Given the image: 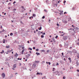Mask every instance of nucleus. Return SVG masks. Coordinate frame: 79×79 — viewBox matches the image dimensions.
I'll return each instance as SVG.
<instances>
[{
  "instance_id": "obj_1",
  "label": "nucleus",
  "mask_w": 79,
  "mask_h": 79,
  "mask_svg": "<svg viewBox=\"0 0 79 79\" xmlns=\"http://www.w3.org/2000/svg\"><path fill=\"white\" fill-rule=\"evenodd\" d=\"M32 67L33 68H35L36 67V64H33V65H32Z\"/></svg>"
},
{
  "instance_id": "obj_2",
  "label": "nucleus",
  "mask_w": 79,
  "mask_h": 79,
  "mask_svg": "<svg viewBox=\"0 0 79 79\" xmlns=\"http://www.w3.org/2000/svg\"><path fill=\"white\" fill-rule=\"evenodd\" d=\"M31 56V54H28L26 56V57L28 59L29 58V56Z\"/></svg>"
},
{
  "instance_id": "obj_3",
  "label": "nucleus",
  "mask_w": 79,
  "mask_h": 79,
  "mask_svg": "<svg viewBox=\"0 0 79 79\" xmlns=\"http://www.w3.org/2000/svg\"><path fill=\"white\" fill-rule=\"evenodd\" d=\"M2 77L3 78H4V77H5V74L4 73H2Z\"/></svg>"
},
{
  "instance_id": "obj_4",
  "label": "nucleus",
  "mask_w": 79,
  "mask_h": 79,
  "mask_svg": "<svg viewBox=\"0 0 79 79\" xmlns=\"http://www.w3.org/2000/svg\"><path fill=\"white\" fill-rule=\"evenodd\" d=\"M63 40H66L67 39V37L66 36H64L63 37Z\"/></svg>"
},
{
  "instance_id": "obj_5",
  "label": "nucleus",
  "mask_w": 79,
  "mask_h": 79,
  "mask_svg": "<svg viewBox=\"0 0 79 79\" xmlns=\"http://www.w3.org/2000/svg\"><path fill=\"white\" fill-rule=\"evenodd\" d=\"M63 23H67V21L66 20H63Z\"/></svg>"
},
{
  "instance_id": "obj_6",
  "label": "nucleus",
  "mask_w": 79,
  "mask_h": 79,
  "mask_svg": "<svg viewBox=\"0 0 79 79\" xmlns=\"http://www.w3.org/2000/svg\"><path fill=\"white\" fill-rule=\"evenodd\" d=\"M13 68H16V64H14V65H13Z\"/></svg>"
},
{
  "instance_id": "obj_7",
  "label": "nucleus",
  "mask_w": 79,
  "mask_h": 79,
  "mask_svg": "<svg viewBox=\"0 0 79 79\" xmlns=\"http://www.w3.org/2000/svg\"><path fill=\"white\" fill-rule=\"evenodd\" d=\"M12 51H13V49H12L11 50H10V51L8 50L7 51V52H8V53H10V52H12Z\"/></svg>"
},
{
  "instance_id": "obj_8",
  "label": "nucleus",
  "mask_w": 79,
  "mask_h": 79,
  "mask_svg": "<svg viewBox=\"0 0 79 79\" xmlns=\"http://www.w3.org/2000/svg\"><path fill=\"white\" fill-rule=\"evenodd\" d=\"M59 72H58V71H56L55 73V74H56V75H57V74H58Z\"/></svg>"
},
{
  "instance_id": "obj_9",
  "label": "nucleus",
  "mask_w": 79,
  "mask_h": 79,
  "mask_svg": "<svg viewBox=\"0 0 79 79\" xmlns=\"http://www.w3.org/2000/svg\"><path fill=\"white\" fill-rule=\"evenodd\" d=\"M46 3H48H48H49V2L48 1V0H46Z\"/></svg>"
},
{
  "instance_id": "obj_10",
  "label": "nucleus",
  "mask_w": 79,
  "mask_h": 79,
  "mask_svg": "<svg viewBox=\"0 0 79 79\" xmlns=\"http://www.w3.org/2000/svg\"><path fill=\"white\" fill-rule=\"evenodd\" d=\"M73 52H74V53H77V52L75 50H73Z\"/></svg>"
},
{
  "instance_id": "obj_11",
  "label": "nucleus",
  "mask_w": 79,
  "mask_h": 79,
  "mask_svg": "<svg viewBox=\"0 0 79 79\" xmlns=\"http://www.w3.org/2000/svg\"><path fill=\"white\" fill-rule=\"evenodd\" d=\"M36 54L38 56L39 55H40V53H38V52H36Z\"/></svg>"
},
{
  "instance_id": "obj_12",
  "label": "nucleus",
  "mask_w": 79,
  "mask_h": 79,
  "mask_svg": "<svg viewBox=\"0 0 79 79\" xmlns=\"http://www.w3.org/2000/svg\"><path fill=\"white\" fill-rule=\"evenodd\" d=\"M60 12V13H62V14H63V11L62 10H59Z\"/></svg>"
},
{
  "instance_id": "obj_13",
  "label": "nucleus",
  "mask_w": 79,
  "mask_h": 79,
  "mask_svg": "<svg viewBox=\"0 0 79 79\" xmlns=\"http://www.w3.org/2000/svg\"><path fill=\"white\" fill-rule=\"evenodd\" d=\"M52 40H53V41L54 42H55V39H54V38H52Z\"/></svg>"
},
{
  "instance_id": "obj_14",
  "label": "nucleus",
  "mask_w": 79,
  "mask_h": 79,
  "mask_svg": "<svg viewBox=\"0 0 79 79\" xmlns=\"http://www.w3.org/2000/svg\"><path fill=\"white\" fill-rule=\"evenodd\" d=\"M15 56H16L17 57V56H18V54H17V53H16V54L15 55Z\"/></svg>"
},
{
  "instance_id": "obj_15",
  "label": "nucleus",
  "mask_w": 79,
  "mask_h": 79,
  "mask_svg": "<svg viewBox=\"0 0 79 79\" xmlns=\"http://www.w3.org/2000/svg\"><path fill=\"white\" fill-rule=\"evenodd\" d=\"M6 48H10V46H6Z\"/></svg>"
},
{
  "instance_id": "obj_16",
  "label": "nucleus",
  "mask_w": 79,
  "mask_h": 79,
  "mask_svg": "<svg viewBox=\"0 0 79 79\" xmlns=\"http://www.w3.org/2000/svg\"><path fill=\"white\" fill-rule=\"evenodd\" d=\"M79 28H77V27H76L75 28H74V29H75L76 30H77V29H78Z\"/></svg>"
},
{
  "instance_id": "obj_17",
  "label": "nucleus",
  "mask_w": 79,
  "mask_h": 79,
  "mask_svg": "<svg viewBox=\"0 0 79 79\" xmlns=\"http://www.w3.org/2000/svg\"><path fill=\"white\" fill-rule=\"evenodd\" d=\"M35 63H39V61H36L35 62Z\"/></svg>"
},
{
  "instance_id": "obj_18",
  "label": "nucleus",
  "mask_w": 79,
  "mask_h": 79,
  "mask_svg": "<svg viewBox=\"0 0 79 79\" xmlns=\"http://www.w3.org/2000/svg\"><path fill=\"white\" fill-rule=\"evenodd\" d=\"M38 29H39V30H41V29H42V27H40V28H39Z\"/></svg>"
},
{
  "instance_id": "obj_19",
  "label": "nucleus",
  "mask_w": 79,
  "mask_h": 79,
  "mask_svg": "<svg viewBox=\"0 0 79 79\" xmlns=\"http://www.w3.org/2000/svg\"><path fill=\"white\" fill-rule=\"evenodd\" d=\"M64 33L63 34H61L60 35V36H63L64 35Z\"/></svg>"
},
{
  "instance_id": "obj_20",
  "label": "nucleus",
  "mask_w": 79,
  "mask_h": 79,
  "mask_svg": "<svg viewBox=\"0 0 79 79\" xmlns=\"http://www.w3.org/2000/svg\"><path fill=\"white\" fill-rule=\"evenodd\" d=\"M5 39L3 40V43H5Z\"/></svg>"
},
{
  "instance_id": "obj_21",
  "label": "nucleus",
  "mask_w": 79,
  "mask_h": 79,
  "mask_svg": "<svg viewBox=\"0 0 79 79\" xmlns=\"http://www.w3.org/2000/svg\"><path fill=\"white\" fill-rule=\"evenodd\" d=\"M38 74H39V75H40V73L38 72L37 73L36 75H38Z\"/></svg>"
},
{
  "instance_id": "obj_22",
  "label": "nucleus",
  "mask_w": 79,
  "mask_h": 79,
  "mask_svg": "<svg viewBox=\"0 0 79 79\" xmlns=\"http://www.w3.org/2000/svg\"><path fill=\"white\" fill-rule=\"evenodd\" d=\"M4 53V51L3 50L2 51V52H1V53Z\"/></svg>"
},
{
  "instance_id": "obj_23",
  "label": "nucleus",
  "mask_w": 79,
  "mask_h": 79,
  "mask_svg": "<svg viewBox=\"0 0 79 79\" xmlns=\"http://www.w3.org/2000/svg\"><path fill=\"white\" fill-rule=\"evenodd\" d=\"M41 37L42 38H44V36L43 35H41Z\"/></svg>"
},
{
  "instance_id": "obj_24",
  "label": "nucleus",
  "mask_w": 79,
  "mask_h": 79,
  "mask_svg": "<svg viewBox=\"0 0 79 79\" xmlns=\"http://www.w3.org/2000/svg\"><path fill=\"white\" fill-rule=\"evenodd\" d=\"M10 35H13V33H10Z\"/></svg>"
},
{
  "instance_id": "obj_25",
  "label": "nucleus",
  "mask_w": 79,
  "mask_h": 79,
  "mask_svg": "<svg viewBox=\"0 0 79 79\" xmlns=\"http://www.w3.org/2000/svg\"><path fill=\"white\" fill-rule=\"evenodd\" d=\"M28 50H32V48H28Z\"/></svg>"
},
{
  "instance_id": "obj_26",
  "label": "nucleus",
  "mask_w": 79,
  "mask_h": 79,
  "mask_svg": "<svg viewBox=\"0 0 79 79\" xmlns=\"http://www.w3.org/2000/svg\"><path fill=\"white\" fill-rule=\"evenodd\" d=\"M49 51H50V50H48L47 51V53H49Z\"/></svg>"
},
{
  "instance_id": "obj_27",
  "label": "nucleus",
  "mask_w": 79,
  "mask_h": 79,
  "mask_svg": "<svg viewBox=\"0 0 79 79\" xmlns=\"http://www.w3.org/2000/svg\"><path fill=\"white\" fill-rule=\"evenodd\" d=\"M44 18H45V16H43L42 17V19H44Z\"/></svg>"
},
{
  "instance_id": "obj_28",
  "label": "nucleus",
  "mask_w": 79,
  "mask_h": 79,
  "mask_svg": "<svg viewBox=\"0 0 79 79\" xmlns=\"http://www.w3.org/2000/svg\"><path fill=\"white\" fill-rule=\"evenodd\" d=\"M44 11H45V12H47V10H45H45H44Z\"/></svg>"
},
{
  "instance_id": "obj_29",
  "label": "nucleus",
  "mask_w": 79,
  "mask_h": 79,
  "mask_svg": "<svg viewBox=\"0 0 79 79\" xmlns=\"http://www.w3.org/2000/svg\"><path fill=\"white\" fill-rule=\"evenodd\" d=\"M41 52H45V51L44 50H42Z\"/></svg>"
},
{
  "instance_id": "obj_30",
  "label": "nucleus",
  "mask_w": 79,
  "mask_h": 79,
  "mask_svg": "<svg viewBox=\"0 0 79 79\" xmlns=\"http://www.w3.org/2000/svg\"><path fill=\"white\" fill-rule=\"evenodd\" d=\"M68 59H69V60H70V61H71V58H70L69 57V58H68Z\"/></svg>"
},
{
  "instance_id": "obj_31",
  "label": "nucleus",
  "mask_w": 79,
  "mask_h": 79,
  "mask_svg": "<svg viewBox=\"0 0 79 79\" xmlns=\"http://www.w3.org/2000/svg\"><path fill=\"white\" fill-rule=\"evenodd\" d=\"M56 39H57L58 38V35H56V36L55 37Z\"/></svg>"
},
{
  "instance_id": "obj_32",
  "label": "nucleus",
  "mask_w": 79,
  "mask_h": 79,
  "mask_svg": "<svg viewBox=\"0 0 79 79\" xmlns=\"http://www.w3.org/2000/svg\"><path fill=\"white\" fill-rule=\"evenodd\" d=\"M24 50H25L24 49H23L22 52H24Z\"/></svg>"
},
{
  "instance_id": "obj_33",
  "label": "nucleus",
  "mask_w": 79,
  "mask_h": 79,
  "mask_svg": "<svg viewBox=\"0 0 79 79\" xmlns=\"http://www.w3.org/2000/svg\"><path fill=\"white\" fill-rule=\"evenodd\" d=\"M58 65H59V64H58V63H56V66H57Z\"/></svg>"
},
{
  "instance_id": "obj_34",
  "label": "nucleus",
  "mask_w": 79,
  "mask_h": 79,
  "mask_svg": "<svg viewBox=\"0 0 79 79\" xmlns=\"http://www.w3.org/2000/svg\"><path fill=\"white\" fill-rule=\"evenodd\" d=\"M43 35H45V33L44 32L43 33H42Z\"/></svg>"
},
{
  "instance_id": "obj_35",
  "label": "nucleus",
  "mask_w": 79,
  "mask_h": 79,
  "mask_svg": "<svg viewBox=\"0 0 79 79\" xmlns=\"http://www.w3.org/2000/svg\"><path fill=\"white\" fill-rule=\"evenodd\" d=\"M36 51H37V52H38L39 51V49H36Z\"/></svg>"
},
{
  "instance_id": "obj_36",
  "label": "nucleus",
  "mask_w": 79,
  "mask_h": 79,
  "mask_svg": "<svg viewBox=\"0 0 79 79\" xmlns=\"http://www.w3.org/2000/svg\"><path fill=\"white\" fill-rule=\"evenodd\" d=\"M33 16H35V14H33Z\"/></svg>"
},
{
  "instance_id": "obj_37",
  "label": "nucleus",
  "mask_w": 79,
  "mask_h": 79,
  "mask_svg": "<svg viewBox=\"0 0 79 79\" xmlns=\"http://www.w3.org/2000/svg\"><path fill=\"white\" fill-rule=\"evenodd\" d=\"M33 49H35V47H33Z\"/></svg>"
},
{
  "instance_id": "obj_38",
  "label": "nucleus",
  "mask_w": 79,
  "mask_h": 79,
  "mask_svg": "<svg viewBox=\"0 0 79 79\" xmlns=\"http://www.w3.org/2000/svg\"><path fill=\"white\" fill-rule=\"evenodd\" d=\"M66 1H64V3H66Z\"/></svg>"
},
{
  "instance_id": "obj_39",
  "label": "nucleus",
  "mask_w": 79,
  "mask_h": 79,
  "mask_svg": "<svg viewBox=\"0 0 79 79\" xmlns=\"http://www.w3.org/2000/svg\"><path fill=\"white\" fill-rule=\"evenodd\" d=\"M21 53L22 54H24V52H23L22 51Z\"/></svg>"
},
{
  "instance_id": "obj_40",
  "label": "nucleus",
  "mask_w": 79,
  "mask_h": 79,
  "mask_svg": "<svg viewBox=\"0 0 79 79\" xmlns=\"http://www.w3.org/2000/svg\"><path fill=\"white\" fill-rule=\"evenodd\" d=\"M77 45H79V43H77Z\"/></svg>"
},
{
  "instance_id": "obj_41",
  "label": "nucleus",
  "mask_w": 79,
  "mask_h": 79,
  "mask_svg": "<svg viewBox=\"0 0 79 79\" xmlns=\"http://www.w3.org/2000/svg\"><path fill=\"white\" fill-rule=\"evenodd\" d=\"M2 31V32H5V30L3 29V30Z\"/></svg>"
},
{
  "instance_id": "obj_42",
  "label": "nucleus",
  "mask_w": 79,
  "mask_h": 79,
  "mask_svg": "<svg viewBox=\"0 0 79 79\" xmlns=\"http://www.w3.org/2000/svg\"><path fill=\"white\" fill-rule=\"evenodd\" d=\"M59 14L60 15H63V14H62L61 13H60Z\"/></svg>"
},
{
  "instance_id": "obj_43",
  "label": "nucleus",
  "mask_w": 79,
  "mask_h": 79,
  "mask_svg": "<svg viewBox=\"0 0 79 79\" xmlns=\"http://www.w3.org/2000/svg\"><path fill=\"white\" fill-rule=\"evenodd\" d=\"M56 25L57 26H59V24H58V23H57Z\"/></svg>"
},
{
  "instance_id": "obj_44",
  "label": "nucleus",
  "mask_w": 79,
  "mask_h": 79,
  "mask_svg": "<svg viewBox=\"0 0 79 79\" xmlns=\"http://www.w3.org/2000/svg\"><path fill=\"white\" fill-rule=\"evenodd\" d=\"M48 63L49 65H50L51 63H50V62H49Z\"/></svg>"
},
{
  "instance_id": "obj_45",
  "label": "nucleus",
  "mask_w": 79,
  "mask_h": 79,
  "mask_svg": "<svg viewBox=\"0 0 79 79\" xmlns=\"http://www.w3.org/2000/svg\"><path fill=\"white\" fill-rule=\"evenodd\" d=\"M22 8H23V10L24 9V7L23 6H22Z\"/></svg>"
},
{
  "instance_id": "obj_46",
  "label": "nucleus",
  "mask_w": 79,
  "mask_h": 79,
  "mask_svg": "<svg viewBox=\"0 0 79 79\" xmlns=\"http://www.w3.org/2000/svg\"><path fill=\"white\" fill-rule=\"evenodd\" d=\"M62 56H64L63 52L62 53Z\"/></svg>"
},
{
  "instance_id": "obj_47",
  "label": "nucleus",
  "mask_w": 79,
  "mask_h": 79,
  "mask_svg": "<svg viewBox=\"0 0 79 79\" xmlns=\"http://www.w3.org/2000/svg\"><path fill=\"white\" fill-rule=\"evenodd\" d=\"M15 3H16V2H14L13 3V4H15Z\"/></svg>"
},
{
  "instance_id": "obj_48",
  "label": "nucleus",
  "mask_w": 79,
  "mask_h": 79,
  "mask_svg": "<svg viewBox=\"0 0 79 79\" xmlns=\"http://www.w3.org/2000/svg\"><path fill=\"white\" fill-rule=\"evenodd\" d=\"M2 32H3L2 31H0V33H2Z\"/></svg>"
},
{
  "instance_id": "obj_49",
  "label": "nucleus",
  "mask_w": 79,
  "mask_h": 79,
  "mask_svg": "<svg viewBox=\"0 0 79 79\" xmlns=\"http://www.w3.org/2000/svg\"><path fill=\"white\" fill-rule=\"evenodd\" d=\"M63 79H65V77H63Z\"/></svg>"
},
{
  "instance_id": "obj_50",
  "label": "nucleus",
  "mask_w": 79,
  "mask_h": 79,
  "mask_svg": "<svg viewBox=\"0 0 79 79\" xmlns=\"http://www.w3.org/2000/svg\"><path fill=\"white\" fill-rule=\"evenodd\" d=\"M22 48V49H24V47H23Z\"/></svg>"
},
{
  "instance_id": "obj_51",
  "label": "nucleus",
  "mask_w": 79,
  "mask_h": 79,
  "mask_svg": "<svg viewBox=\"0 0 79 79\" xmlns=\"http://www.w3.org/2000/svg\"><path fill=\"white\" fill-rule=\"evenodd\" d=\"M14 10H16V9H14V10H13V11H14Z\"/></svg>"
},
{
  "instance_id": "obj_52",
  "label": "nucleus",
  "mask_w": 79,
  "mask_h": 79,
  "mask_svg": "<svg viewBox=\"0 0 79 79\" xmlns=\"http://www.w3.org/2000/svg\"><path fill=\"white\" fill-rule=\"evenodd\" d=\"M72 48V47H70L69 48L70 49H71V48Z\"/></svg>"
},
{
  "instance_id": "obj_53",
  "label": "nucleus",
  "mask_w": 79,
  "mask_h": 79,
  "mask_svg": "<svg viewBox=\"0 0 79 79\" xmlns=\"http://www.w3.org/2000/svg\"><path fill=\"white\" fill-rule=\"evenodd\" d=\"M27 43H28V44H29V41H27Z\"/></svg>"
},
{
  "instance_id": "obj_54",
  "label": "nucleus",
  "mask_w": 79,
  "mask_h": 79,
  "mask_svg": "<svg viewBox=\"0 0 79 79\" xmlns=\"http://www.w3.org/2000/svg\"><path fill=\"white\" fill-rule=\"evenodd\" d=\"M66 13H67L66 12H65L64 13V15H65V14H66Z\"/></svg>"
},
{
  "instance_id": "obj_55",
  "label": "nucleus",
  "mask_w": 79,
  "mask_h": 79,
  "mask_svg": "<svg viewBox=\"0 0 79 79\" xmlns=\"http://www.w3.org/2000/svg\"><path fill=\"white\" fill-rule=\"evenodd\" d=\"M55 68H53V69L54 70H55Z\"/></svg>"
},
{
  "instance_id": "obj_56",
  "label": "nucleus",
  "mask_w": 79,
  "mask_h": 79,
  "mask_svg": "<svg viewBox=\"0 0 79 79\" xmlns=\"http://www.w3.org/2000/svg\"><path fill=\"white\" fill-rule=\"evenodd\" d=\"M77 72H79V70H77Z\"/></svg>"
},
{
  "instance_id": "obj_57",
  "label": "nucleus",
  "mask_w": 79,
  "mask_h": 79,
  "mask_svg": "<svg viewBox=\"0 0 79 79\" xmlns=\"http://www.w3.org/2000/svg\"><path fill=\"white\" fill-rule=\"evenodd\" d=\"M72 9H73V10H74V8L73 7V8Z\"/></svg>"
},
{
  "instance_id": "obj_58",
  "label": "nucleus",
  "mask_w": 79,
  "mask_h": 79,
  "mask_svg": "<svg viewBox=\"0 0 79 79\" xmlns=\"http://www.w3.org/2000/svg\"><path fill=\"white\" fill-rule=\"evenodd\" d=\"M46 64H48V62H46Z\"/></svg>"
},
{
  "instance_id": "obj_59",
  "label": "nucleus",
  "mask_w": 79,
  "mask_h": 79,
  "mask_svg": "<svg viewBox=\"0 0 79 79\" xmlns=\"http://www.w3.org/2000/svg\"><path fill=\"white\" fill-rule=\"evenodd\" d=\"M27 59H25V61H27Z\"/></svg>"
},
{
  "instance_id": "obj_60",
  "label": "nucleus",
  "mask_w": 79,
  "mask_h": 79,
  "mask_svg": "<svg viewBox=\"0 0 79 79\" xmlns=\"http://www.w3.org/2000/svg\"><path fill=\"white\" fill-rule=\"evenodd\" d=\"M72 27H74V25H72Z\"/></svg>"
},
{
  "instance_id": "obj_61",
  "label": "nucleus",
  "mask_w": 79,
  "mask_h": 79,
  "mask_svg": "<svg viewBox=\"0 0 79 79\" xmlns=\"http://www.w3.org/2000/svg\"><path fill=\"white\" fill-rule=\"evenodd\" d=\"M44 78H46V77L44 76Z\"/></svg>"
},
{
  "instance_id": "obj_62",
  "label": "nucleus",
  "mask_w": 79,
  "mask_h": 79,
  "mask_svg": "<svg viewBox=\"0 0 79 79\" xmlns=\"http://www.w3.org/2000/svg\"><path fill=\"white\" fill-rule=\"evenodd\" d=\"M63 33H64L63 31H62V32L61 33V34H63Z\"/></svg>"
},
{
  "instance_id": "obj_63",
  "label": "nucleus",
  "mask_w": 79,
  "mask_h": 79,
  "mask_svg": "<svg viewBox=\"0 0 79 79\" xmlns=\"http://www.w3.org/2000/svg\"><path fill=\"white\" fill-rule=\"evenodd\" d=\"M29 19H31V17H29Z\"/></svg>"
},
{
  "instance_id": "obj_64",
  "label": "nucleus",
  "mask_w": 79,
  "mask_h": 79,
  "mask_svg": "<svg viewBox=\"0 0 79 79\" xmlns=\"http://www.w3.org/2000/svg\"><path fill=\"white\" fill-rule=\"evenodd\" d=\"M64 61H66V59L64 58Z\"/></svg>"
}]
</instances>
